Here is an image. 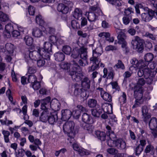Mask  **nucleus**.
I'll use <instances>...</instances> for the list:
<instances>
[{"mask_svg": "<svg viewBox=\"0 0 157 157\" xmlns=\"http://www.w3.org/2000/svg\"><path fill=\"white\" fill-rule=\"evenodd\" d=\"M78 128L75 127V124L72 121L66 122L63 125V130L65 133L67 134L69 137L67 139L71 143L76 133L78 132Z\"/></svg>", "mask_w": 157, "mask_h": 157, "instance_id": "1", "label": "nucleus"}, {"mask_svg": "<svg viewBox=\"0 0 157 157\" xmlns=\"http://www.w3.org/2000/svg\"><path fill=\"white\" fill-rule=\"evenodd\" d=\"M103 15V13L100 8L95 6H90L89 11L86 12L85 15L87 17L89 22H95L98 20V17Z\"/></svg>", "mask_w": 157, "mask_h": 157, "instance_id": "2", "label": "nucleus"}, {"mask_svg": "<svg viewBox=\"0 0 157 157\" xmlns=\"http://www.w3.org/2000/svg\"><path fill=\"white\" fill-rule=\"evenodd\" d=\"M74 89L73 95L74 96L80 97L85 99L89 96L88 92L83 88L81 86L77 83L75 84L73 86Z\"/></svg>", "mask_w": 157, "mask_h": 157, "instance_id": "3", "label": "nucleus"}, {"mask_svg": "<svg viewBox=\"0 0 157 157\" xmlns=\"http://www.w3.org/2000/svg\"><path fill=\"white\" fill-rule=\"evenodd\" d=\"M144 40L140 39L138 36L134 37L131 42L133 48L137 49L139 52H141L144 48Z\"/></svg>", "mask_w": 157, "mask_h": 157, "instance_id": "4", "label": "nucleus"}, {"mask_svg": "<svg viewBox=\"0 0 157 157\" xmlns=\"http://www.w3.org/2000/svg\"><path fill=\"white\" fill-rule=\"evenodd\" d=\"M90 61L93 63V65L89 68V71L92 72L95 70L98 69L100 67H104L105 65L104 64L101 62V61H97L96 59L90 58Z\"/></svg>", "mask_w": 157, "mask_h": 157, "instance_id": "5", "label": "nucleus"}, {"mask_svg": "<svg viewBox=\"0 0 157 157\" xmlns=\"http://www.w3.org/2000/svg\"><path fill=\"white\" fill-rule=\"evenodd\" d=\"M155 14V11L149 10L147 13H144L141 14V17L143 21L146 22L149 21L153 18Z\"/></svg>", "mask_w": 157, "mask_h": 157, "instance_id": "6", "label": "nucleus"}, {"mask_svg": "<svg viewBox=\"0 0 157 157\" xmlns=\"http://www.w3.org/2000/svg\"><path fill=\"white\" fill-rule=\"evenodd\" d=\"M103 49L101 47L99 46L93 51L92 57L90 58L96 59L97 61H101L100 56L103 53Z\"/></svg>", "mask_w": 157, "mask_h": 157, "instance_id": "7", "label": "nucleus"}, {"mask_svg": "<svg viewBox=\"0 0 157 157\" xmlns=\"http://www.w3.org/2000/svg\"><path fill=\"white\" fill-rule=\"evenodd\" d=\"M42 112L39 116V121L44 123H46L48 120V118L50 113L48 109H42Z\"/></svg>", "mask_w": 157, "mask_h": 157, "instance_id": "8", "label": "nucleus"}, {"mask_svg": "<svg viewBox=\"0 0 157 157\" xmlns=\"http://www.w3.org/2000/svg\"><path fill=\"white\" fill-rule=\"evenodd\" d=\"M44 29L43 28H38L35 27L33 29L32 34L33 36L36 37H40L43 36L44 33Z\"/></svg>", "mask_w": 157, "mask_h": 157, "instance_id": "9", "label": "nucleus"}, {"mask_svg": "<svg viewBox=\"0 0 157 157\" xmlns=\"http://www.w3.org/2000/svg\"><path fill=\"white\" fill-rule=\"evenodd\" d=\"M69 74L71 76L74 81L79 82L81 80L83 76L82 74L79 72L76 71H71Z\"/></svg>", "mask_w": 157, "mask_h": 157, "instance_id": "10", "label": "nucleus"}, {"mask_svg": "<svg viewBox=\"0 0 157 157\" xmlns=\"http://www.w3.org/2000/svg\"><path fill=\"white\" fill-rule=\"evenodd\" d=\"M37 50H35L32 52H30V56H31V59L34 60H37L40 58V53L42 52L43 49L40 48H37Z\"/></svg>", "mask_w": 157, "mask_h": 157, "instance_id": "11", "label": "nucleus"}, {"mask_svg": "<svg viewBox=\"0 0 157 157\" xmlns=\"http://www.w3.org/2000/svg\"><path fill=\"white\" fill-rule=\"evenodd\" d=\"M81 118L82 121L85 124H92L94 122L91 115L87 113H83Z\"/></svg>", "mask_w": 157, "mask_h": 157, "instance_id": "12", "label": "nucleus"}, {"mask_svg": "<svg viewBox=\"0 0 157 157\" xmlns=\"http://www.w3.org/2000/svg\"><path fill=\"white\" fill-rule=\"evenodd\" d=\"M114 146L120 150L124 149L126 147L125 141L122 139H117L114 141Z\"/></svg>", "mask_w": 157, "mask_h": 157, "instance_id": "13", "label": "nucleus"}, {"mask_svg": "<svg viewBox=\"0 0 157 157\" xmlns=\"http://www.w3.org/2000/svg\"><path fill=\"white\" fill-rule=\"evenodd\" d=\"M134 96L137 100H141L143 98V93L144 91V89H138L134 88Z\"/></svg>", "mask_w": 157, "mask_h": 157, "instance_id": "14", "label": "nucleus"}, {"mask_svg": "<svg viewBox=\"0 0 157 157\" xmlns=\"http://www.w3.org/2000/svg\"><path fill=\"white\" fill-rule=\"evenodd\" d=\"M81 87L85 90L90 89V81L89 79L85 77L81 79Z\"/></svg>", "mask_w": 157, "mask_h": 157, "instance_id": "15", "label": "nucleus"}, {"mask_svg": "<svg viewBox=\"0 0 157 157\" xmlns=\"http://www.w3.org/2000/svg\"><path fill=\"white\" fill-rule=\"evenodd\" d=\"M62 119L64 121L69 120L71 117L72 113L69 109H66L61 111Z\"/></svg>", "mask_w": 157, "mask_h": 157, "instance_id": "16", "label": "nucleus"}, {"mask_svg": "<svg viewBox=\"0 0 157 157\" xmlns=\"http://www.w3.org/2000/svg\"><path fill=\"white\" fill-rule=\"evenodd\" d=\"M87 48L84 47H81L79 50V55L80 58L83 60H87Z\"/></svg>", "mask_w": 157, "mask_h": 157, "instance_id": "17", "label": "nucleus"}, {"mask_svg": "<svg viewBox=\"0 0 157 157\" xmlns=\"http://www.w3.org/2000/svg\"><path fill=\"white\" fill-rule=\"evenodd\" d=\"M57 10L59 12L63 14H66L69 11V8L63 3H60L57 6Z\"/></svg>", "mask_w": 157, "mask_h": 157, "instance_id": "18", "label": "nucleus"}, {"mask_svg": "<svg viewBox=\"0 0 157 157\" xmlns=\"http://www.w3.org/2000/svg\"><path fill=\"white\" fill-rule=\"evenodd\" d=\"M51 98L50 97H48L45 98L41 100V109H48V104H50V102Z\"/></svg>", "mask_w": 157, "mask_h": 157, "instance_id": "19", "label": "nucleus"}, {"mask_svg": "<svg viewBox=\"0 0 157 157\" xmlns=\"http://www.w3.org/2000/svg\"><path fill=\"white\" fill-rule=\"evenodd\" d=\"M94 136L96 137L98 139L102 141H105V140L106 134L103 132L99 131H96L94 132Z\"/></svg>", "mask_w": 157, "mask_h": 157, "instance_id": "20", "label": "nucleus"}, {"mask_svg": "<svg viewBox=\"0 0 157 157\" xmlns=\"http://www.w3.org/2000/svg\"><path fill=\"white\" fill-rule=\"evenodd\" d=\"M149 126L151 130H155L157 128V119L152 117L149 122Z\"/></svg>", "mask_w": 157, "mask_h": 157, "instance_id": "21", "label": "nucleus"}, {"mask_svg": "<svg viewBox=\"0 0 157 157\" xmlns=\"http://www.w3.org/2000/svg\"><path fill=\"white\" fill-rule=\"evenodd\" d=\"M54 56L56 60L60 62L64 60L65 56L63 53L61 52H58L55 54Z\"/></svg>", "mask_w": 157, "mask_h": 157, "instance_id": "22", "label": "nucleus"}, {"mask_svg": "<svg viewBox=\"0 0 157 157\" xmlns=\"http://www.w3.org/2000/svg\"><path fill=\"white\" fill-rule=\"evenodd\" d=\"M73 15L75 19H78L82 16V12L81 10L78 8H75L73 13Z\"/></svg>", "mask_w": 157, "mask_h": 157, "instance_id": "23", "label": "nucleus"}, {"mask_svg": "<svg viewBox=\"0 0 157 157\" xmlns=\"http://www.w3.org/2000/svg\"><path fill=\"white\" fill-rule=\"evenodd\" d=\"M36 23L41 26L45 24V21L43 17L40 14L37 15L36 17Z\"/></svg>", "mask_w": 157, "mask_h": 157, "instance_id": "24", "label": "nucleus"}, {"mask_svg": "<svg viewBox=\"0 0 157 157\" xmlns=\"http://www.w3.org/2000/svg\"><path fill=\"white\" fill-rule=\"evenodd\" d=\"M58 117L57 114L49 115L48 121L49 123L51 124H54L58 120Z\"/></svg>", "mask_w": 157, "mask_h": 157, "instance_id": "25", "label": "nucleus"}, {"mask_svg": "<svg viewBox=\"0 0 157 157\" xmlns=\"http://www.w3.org/2000/svg\"><path fill=\"white\" fill-rule=\"evenodd\" d=\"M2 133L3 135L4 139L6 143H10L9 136L10 135L9 131L6 130H2Z\"/></svg>", "mask_w": 157, "mask_h": 157, "instance_id": "26", "label": "nucleus"}, {"mask_svg": "<svg viewBox=\"0 0 157 157\" xmlns=\"http://www.w3.org/2000/svg\"><path fill=\"white\" fill-rule=\"evenodd\" d=\"M145 80L143 78H140L138 79V82L136 83V85L134 86V88L144 89L143 87H142L145 83Z\"/></svg>", "mask_w": 157, "mask_h": 157, "instance_id": "27", "label": "nucleus"}, {"mask_svg": "<svg viewBox=\"0 0 157 157\" xmlns=\"http://www.w3.org/2000/svg\"><path fill=\"white\" fill-rule=\"evenodd\" d=\"M52 52H50L48 51L43 50L40 53V57H43L45 59H50V56L51 54V53Z\"/></svg>", "mask_w": 157, "mask_h": 157, "instance_id": "28", "label": "nucleus"}, {"mask_svg": "<svg viewBox=\"0 0 157 157\" xmlns=\"http://www.w3.org/2000/svg\"><path fill=\"white\" fill-rule=\"evenodd\" d=\"M113 68L116 70L118 69H121V70H124L125 67L124 64L120 60H118L117 63L113 66Z\"/></svg>", "mask_w": 157, "mask_h": 157, "instance_id": "29", "label": "nucleus"}, {"mask_svg": "<svg viewBox=\"0 0 157 157\" xmlns=\"http://www.w3.org/2000/svg\"><path fill=\"white\" fill-rule=\"evenodd\" d=\"M13 45L10 43H7L5 45V48L7 52L9 54H12L13 52Z\"/></svg>", "mask_w": 157, "mask_h": 157, "instance_id": "30", "label": "nucleus"}, {"mask_svg": "<svg viewBox=\"0 0 157 157\" xmlns=\"http://www.w3.org/2000/svg\"><path fill=\"white\" fill-rule=\"evenodd\" d=\"M26 44L28 46H31L32 45L33 40V38L27 35L23 38Z\"/></svg>", "mask_w": 157, "mask_h": 157, "instance_id": "31", "label": "nucleus"}, {"mask_svg": "<svg viewBox=\"0 0 157 157\" xmlns=\"http://www.w3.org/2000/svg\"><path fill=\"white\" fill-rule=\"evenodd\" d=\"M114 28L115 29L116 31L118 34L117 37L118 39H120L121 37H126L125 33L122 31V30L120 29L119 27H117L115 25Z\"/></svg>", "mask_w": 157, "mask_h": 157, "instance_id": "32", "label": "nucleus"}, {"mask_svg": "<svg viewBox=\"0 0 157 157\" xmlns=\"http://www.w3.org/2000/svg\"><path fill=\"white\" fill-rule=\"evenodd\" d=\"M87 105L90 108H94L97 105V101L94 99H89L87 101Z\"/></svg>", "mask_w": 157, "mask_h": 157, "instance_id": "33", "label": "nucleus"}, {"mask_svg": "<svg viewBox=\"0 0 157 157\" xmlns=\"http://www.w3.org/2000/svg\"><path fill=\"white\" fill-rule=\"evenodd\" d=\"M91 111L92 115L95 117H99L102 113V110L100 109H91Z\"/></svg>", "mask_w": 157, "mask_h": 157, "instance_id": "34", "label": "nucleus"}, {"mask_svg": "<svg viewBox=\"0 0 157 157\" xmlns=\"http://www.w3.org/2000/svg\"><path fill=\"white\" fill-rule=\"evenodd\" d=\"M86 124L85 126L83 127L84 129L88 133H91L93 131L94 126L91 125L92 124Z\"/></svg>", "mask_w": 157, "mask_h": 157, "instance_id": "35", "label": "nucleus"}, {"mask_svg": "<svg viewBox=\"0 0 157 157\" xmlns=\"http://www.w3.org/2000/svg\"><path fill=\"white\" fill-rule=\"evenodd\" d=\"M26 76H27L28 82H31V84L37 81L36 76L34 75H29Z\"/></svg>", "mask_w": 157, "mask_h": 157, "instance_id": "36", "label": "nucleus"}, {"mask_svg": "<svg viewBox=\"0 0 157 157\" xmlns=\"http://www.w3.org/2000/svg\"><path fill=\"white\" fill-rule=\"evenodd\" d=\"M154 58L153 55L151 53H149L146 54L144 56L145 61L149 63Z\"/></svg>", "mask_w": 157, "mask_h": 157, "instance_id": "37", "label": "nucleus"}, {"mask_svg": "<svg viewBox=\"0 0 157 157\" xmlns=\"http://www.w3.org/2000/svg\"><path fill=\"white\" fill-rule=\"evenodd\" d=\"M151 75L147 78H145L146 79L145 82L149 84H151L154 78L155 75V72H151Z\"/></svg>", "mask_w": 157, "mask_h": 157, "instance_id": "38", "label": "nucleus"}, {"mask_svg": "<svg viewBox=\"0 0 157 157\" xmlns=\"http://www.w3.org/2000/svg\"><path fill=\"white\" fill-rule=\"evenodd\" d=\"M0 122L1 124L3 125H5L7 126H9L10 124H13V121L11 120H7L6 117L5 120L0 119Z\"/></svg>", "mask_w": 157, "mask_h": 157, "instance_id": "39", "label": "nucleus"}, {"mask_svg": "<svg viewBox=\"0 0 157 157\" xmlns=\"http://www.w3.org/2000/svg\"><path fill=\"white\" fill-rule=\"evenodd\" d=\"M71 25L72 28L75 29L80 28V25L78 21L76 20H73L71 21Z\"/></svg>", "mask_w": 157, "mask_h": 157, "instance_id": "40", "label": "nucleus"}, {"mask_svg": "<svg viewBox=\"0 0 157 157\" xmlns=\"http://www.w3.org/2000/svg\"><path fill=\"white\" fill-rule=\"evenodd\" d=\"M101 97L105 101L109 102L112 101L111 96L109 94L105 92Z\"/></svg>", "mask_w": 157, "mask_h": 157, "instance_id": "41", "label": "nucleus"}, {"mask_svg": "<svg viewBox=\"0 0 157 157\" xmlns=\"http://www.w3.org/2000/svg\"><path fill=\"white\" fill-rule=\"evenodd\" d=\"M9 20L8 16L1 11H0V20L2 22H6Z\"/></svg>", "mask_w": 157, "mask_h": 157, "instance_id": "42", "label": "nucleus"}, {"mask_svg": "<svg viewBox=\"0 0 157 157\" xmlns=\"http://www.w3.org/2000/svg\"><path fill=\"white\" fill-rule=\"evenodd\" d=\"M71 48L67 45H66L63 47L62 50L63 52L66 54L70 55L71 52Z\"/></svg>", "mask_w": 157, "mask_h": 157, "instance_id": "43", "label": "nucleus"}, {"mask_svg": "<svg viewBox=\"0 0 157 157\" xmlns=\"http://www.w3.org/2000/svg\"><path fill=\"white\" fill-rule=\"evenodd\" d=\"M52 44L48 42H45L44 48L43 49H44V51L52 52Z\"/></svg>", "mask_w": 157, "mask_h": 157, "instance_id": "44", "label": "nucleus"}, {"mask_svg": "<svg viewBox=\"0 0 157 157\" xmlns=\"http://www.w3.org/2000/svg\"><path fill=\"white\" fill-rule=\"evenodd\" d=\"M45 59L43 57H40V58L37 60V66L40 67L44 66L46 63Z\"/></svg>", "mask_w": 157, "mask_h": 157, "instance_id": "45", "label": "nucleus"}, {"mask_svg": "<svg viewBox=\"0 0 157 157\" xmlns=\"http://www.w3.org/2000/svg\"><path fill=\"white\" fill-rule=\"evenodd\" d=\"M146 67L144 68V78H147L148 76L151 75V72H154L151 71V70L148 67Z\"/></svg>", "mask_w": 157, "mask_h": 157, "instance_id": "46", "label": "nucleus"}, {"mask_svg": "<svg viewBox=\"0 0 157 157\" xmlns=\"http://www.w3.org/2000/svg\"><path fill=\"white\" fill-rule=\"evenodd\" d=\"M30 54V51L29 50H27L25 52L24 54V57L25 60L27 63L31 61Z\"/></svg>", "mask_w": 157, "mask_h": 157, "instance_id": "47", "label": "nucleus"}, {"mask_svg": "<svg viewBox=\"0 0 157 157\" xmlns=\"http://www.w3.org/2000/svg\"><path fill=\"white\" fill-rule=\"evenodd\" d=\"M132 19L131 16L124 15L122 18V21L124 24L125 25H128Z\"/></svg>", "mask_w": 157, "mask_h": 157, "instance_id": "48", "label": "nucleus"}, {"mask_svg": "<svg viewBox=\"0 0 157 157\" xmlns=\"http://www.w3.org/2000/svg\"><path fill=\"white\" fill-rule=\"evenodd\" d=\"M154 150V147L151 144H149L147 145L144 150V152L147 155L148 153H150L151 152H152Z\"/></svg>", "mask_w": 157, "mask_h": 157, "instance_id": "49", "label": "nucleus"}, {"mask_svg": "<svg viewBox=\"0 0 157 157\" xmlns=\"http://www.w3.org/2000/svg\"><path fill=\"white\" fill-rule=\"evenodd\" d=\"M119 100L120 103H122L123 104H124L126 102L127 96L124 92H123L122 93V94L120 96Z\"/></svg>", "mask_w": 157, "mask_h": 157, "instance_id": "50", "label": "nucleus"}, {"mask_svg": "<svg viewBox=\"0 0 157 157\" xmlns=\"http://www.w3.org/2000/svg\"><path fill=\"white\" fill-rule=\"evenodd\" d=\"M143 150L144 148L143 147L138 145L134 150L136 155L139 156L143 151Z\"/></svg>", "mask_w": 157, "mask_h": 157, "instance_id": "51", "label": "nucleus"}, {"mask_svg": "<svg viewBox=\"0 0 157 157\" xmlns=\"http://www.w3.org/2000/svg\"><path fill=\"white\" fill-rule=\"evenodd\" d=\"M144 36L148 38L151 39L153 40H155L157 37V35H154L148 32L146 33Z\"/></svg>", "mask_w": 157, "mask_h": 157, "instance_id": "52", "label": "nucleus"}, {"mask_svg": "<svg viewBox=\"0 0 157 157\" xmlns=\"http://www.w3.org/2000/svg\"><path fill=\"white\" fill-rule=\"evenodd\" d=\"M32 86V87L34 90H38L41 87V85L40 82L37 81L31 84Z\"/></svg>", "mask_w": 157, "mask_h": 157, "instance_id": "53", "label": "nucleus"}, {"mask_svg": "<svg viewBox=\"0 0 157 157\" xmlns=\"http://www.w3.org/2000/svg\"><path fill=\"white\" fill-rule=\"evenodd\" d=\"M57 37L54 35H51L49 36L48 38L49 42L52 44H53L54 45L56 44L57 40Z\"/></svg>", "mask_w": 157, "mask_h": 157, "instance_id": "54", "label": "nucleus"}, {"mask_svg": "<svg viewBox=\"0 0 157 157\" xmlns=\"http://www.w3.org/2000/svg\"><path fill=\"white\" fill-rule=\"evenodd\" d=\"M5 29L6 32L10 34V32L13 31V27L12 24L10 23L6 25Z\"/></svg>", "mask_w": 157, "mask_h": 157, "instance_id": "55", "label": "nucleus"}, {"mask_svg": "<svg viewBox=\"0 0 157 157\" xmlns=\"http://www.w3.org/2000/svg\"><path fill=\"white\" fill-rule=\"evenodd\" d=\"M36 72V68L34 67H29L28 69L27 73L26 75L27 76L29 75H33Z\"/></svg>", "mask_w": 157, "mask_h": 157, "instance_id": "56", "label": "nucleus"}, {"mask_svg": "<svg viewBox=\"0 0 157 157\" xmlns=\"http://www.w3.org/2000/svg\"><path fill=\"white\" fill-rule=\"evenodd\" d=\"M124 12L125 13L124 15L132 17V13H133V11L132 8H128L125 10Z\"/></svg>", "mask_w": 157, "mask_h": 157, "instance_id": "57", "label": "nucleus"}, {"mask_svg": "<svg viewBox=\"0 0 157 157\" xmlns=\"http://www.w3.org/2000/svg\"><path fill=\"white\" fill-rule=\"evenodd\" d=\"M111 85L112 88L113 89H114L115 90L119 91L120 88L118 86V83L117 82H111L110 83Z\"/></svg>", "mask_w": 157, "mask_h": 157, "instance_id": "58", "label": "nucleus"}, {"mask_svg": "<svg viewBox=\"0 0 157 157\" xmlns=\"http://www.w3.org/2000/svg\"><path fill=\"white\" fill-rule=\"evenodd\" d=\"M67 150L66 148H63L59 150L55 151V155L56 157H57L59 155L60 153L64 154L65 152H67Z\"/></svg>", "mask_w": 157, "mask_h": 157, "instance_id": "59", "label": "nucleus"}, {"mask_svg": "<svg viewBox=\"0 0 157 157\" xmlns=\"http://www.w3.org/2000/svg\"><path fill=\"white\" fill-rule=\"evenodd\" d=\"M78 63L80 66L84 67L88 64L87 60H83L82 59H80L78 61Z\"/></svg>", "mask_w": 157, "mask_h": 157, "instance_id": "60", "label": "nucleus"}, {"mask_svg": "<svg viewBox=\"0 0 157 157\" xmlns=\"http://www.w3.org/2000/svg\"><path fill=\"white\" fill-rule=\"evenodd\" d=\"M72 70L71 71H77V70L80 68L79 65L75 61L73 60V61Z\"/></svg>", "mask_w": 157, "mask_h": 157, "instance_id": "61", "label": "nucleus"}, {"mask_svg": "<svg viewBox=\"0 0 157 157\" xmlns=\"http://www.w3.org/2000/svg\"><path fill=\"white\" fill-rule=\"evenodd\" d=\"M50 106L51 108L55 111L58 110L59 109V105L57 103H53L52 102H51L50 103Z\"/></svg>", "mask_w": 157, "mask_h": 157, "instance_id": "62", "label": "nucleus"}, {"mask_svg": "<svg viewBox=\"0 0 157 157\" xmlns=\"http://www.w3.org/2000/svg\"><path fill=\"white\" fill-rule=\"evenodd\" d=\"M28 11L29 14L31 15H33L35 13V8L32 6H29L28 7Z\"/></svg>", "mask_w": 157, "mask_h": 157, "instance_id": "63", "label": "nucleus"}, {"mask_svg": "<svg viewBox=\"0 0 157 157\" xmlns=\"http://www.w3.org/2000/svg\"><path fill=\"white\" fill-rule=\"evenodd\" d=\"M80 27H82L87 25V21L86 18L85 17H82L81 19Z\"/></svg>", "mask_w": 157, "mask_h": 157, "instance_id": "64", "label": "nucleus"}]
</instances>
